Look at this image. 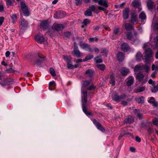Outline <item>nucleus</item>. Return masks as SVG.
I'll return each mask as SVG.
<instances>
[{
  "mask_svg": "<svg viewBox=\"0 0 158 158\" xmlns=\"http://www.w3.org/2000/svg\"><path fill=\"white\" fill-rule=\"evenodd\" d=\"M19 23L20 31L23 32L27 28L28 26V23L23 18L21 17L19 21Z\"/></svg>",
  "mask_w": 158,
  "mask_h": 158,
  "instance_id": "nucleus-1",
  "label": "nucleus"
},
{
  "mask_svg": "<svg viewBox=\"0 0 158 158\" xmlns=\"http://www.w3.org/2000/svg\"><path fill=\"white\" fill-rule=\"evenodd\" d=\"M85 16H91L92 15V11L90 9H88L85 12Z\"/></svg>",
  "mask_w": 158,
  "mask_h": 158,
  "instance_id": "nucleus-40",
  "label": "nucleus"
},
{
  "mask_svg": "<svg viewBox=\"0 0 158 158\" xmlns=\"http://www.w3.org/2000/svg\"><path fill=\"white\" fill-rule=\"evenodd\" d=\"M156 73L155 72H153L151 76L152 78H155L156 77Z\"/></svg>",
  "mask_w": 158,
  "mask_h": 158,
  "instance_id": "nucleus-64",
  "label": "nucleus"
},
{
  "mask_svg": "<svg viewBox=\"0 0 158 158\" xmlns=\"http://www.w3.org/2000/svg\"><path fill=\"white\" fill-rule=\"evenodd\" d=\"M142 55L140 52H138L135 56L136 60L137 61L141 60L142 58Z\"/></svg>",
  "mask_w": 158,
  "mask_h": 158,
  "instance_id": "nucleus-32",
  "label": "nucleus"
},
{
  "mask_svg": "<svg viewBox=\"0 0 158 158\" xmlns=\"http://www.w3.org/2000/svg\"><path fill=\"white\" fill-rule=\"evenodd\" d=\"M98 4L101 6L98 7V9L99 10L104 11L108 7L107 0H100L98 1Z\"/></svg>",
  "mask_w": 158,
  "mask_h": 158,
  "instance_id": "nucleus-2",
  "label": "nucleus"
},
{
  "mask_svg": "<svg viewBox=\"0 0 158 158\" xmlns=\"http://www.w3.org/2000/svg\"><path fill=\"white\" fill-rule=\"evenodd\" d=\"M145 89V86L140 87L137 88L136 93H139L143 91Z\"/></svg>",
  "mask_w": 158,
  "mask_h": 158,
  "instance_id": "nucleus-38",
  "label": "nucleus"
},
{
  "mask_svg": "<svg viewBox=\"0 0 158 158\" xmlns=\"http://www.w3.org/2000/svg\"><path fill=\"white\" fill-rule=\"evenodd\" d=\"M117 57L119 61H122L124 60V54L121 52H119L117 54Z\"/></svg>",
  "mask_w": 158,
  "mask_h": 158,
  "instance_id": "nucleus-22",
  "label": "nucleus"
},
{
  "mask_svg": "<svg viewBox=\"0 0 158 158\" xmlns=\"http://www.w3.org/2000/svg\"><path fill=\"white\" fill-rule=\"evenodd\" d=\"M35 40L39 43H41L44 40V38L43 35H37L35 37Z\"/></svg>",
  "mask_w": 158,
  "mask_h": 158,
  "instance_id": "nucleus-15",
  "label": "nucleus"
},
{
  "mask_svg": "<svg viewBox=\"0 0 158 158\" xmlns=\"http://www.w3.org/2000/svg\"><path fill=\"white\" fill-rule=\"evenodd\" d=\"M137 118L139 119H142L143 118V115L140 114L139 112L137 114Z\"/></svg>",
  "mask_w": 158,
  "mask_h": 158,
  "instance_id": "nucleus-55",
  "label": "nucleus"
},
{
  "mask_svg": "<svg viewBox=\"0 0 158 158\" xmlns=\"http://www.w3.org/2000/svg\"><path fill=\"white\" fill-rule=\"evenodd\" d=\"M50 72L51 74L53 76L56 75V73L54 70L52 68H51L50 69Z\"/></svg>",
  "mask_w": 158,
  "mask_h": 158,
  "instance_id": "nucleus-47",
  "label": "nucleus"
},
{
  "mask_svg": "<svg viewBox=\"0 0 158 158\" xmlns=\"http://www.w3.org/2000/svg\"><path fill=\"white\" fill-rule=\"evenodd\" d=\"M127 38L129 40L133 41V42H135L136 40H137L136 36L135 35H133L132 34L128 32L127 34Z\"/></svg>",
  "mask_w": 158,
  "mask_h": 158,
  "instance_id": "nucleus-10",
  "label": "nucleus"
},
{
  "mask_svg": "<svg viewBox=\"0 0 158 158\" xmlns=\"http://www.w3.org/2000/svg\"><path fill=\"white\" fill-rule=\"evenodd\" d=\"M63 27L64 26L62 24H54L52 26V29L54 30L60 31L61 30Z\"/></svg>",
  "mask_w": 158,
  "mask_h": 158,
  "instance_id": "nucleus-11",
  "label": "nucleus"
},
{
  "mask_svg": "<svg viewBox=\"0 0 158 158\" xmlns=\"http://www.w3.org/2000/svg\"><path fill=\"white\" fill-rule=\"evenodd\" d=\"M94 57V55H90L87 56L85 58L83 59V61H85L89 60Z\"/></svg>",
  "mask_w": 158,
  "mask_h": 158,
  "instance_id": "nucleus-41",
  "label": "nucleus"
},
{
  "mask_svg": "<svg viewBox=\"0 0 158 158\" xmlns=\"http://www.w3.org/2000/svg\"><path fill=\"white\" fill-rule=\"evenodd\" d=\"M142 67L140 65H136L134 69V70L135 72H139L141 69Z\"/></svg>",
  "mask_w": 158,
  "mask_h": 158,
  "instance_id": "nucleus-37",
  "label": "nucleus"
},
{
  "mask_svg": "<svg viewBox=\"0 0 158 158\" xmlns=\"http://www.w3.org/2000/svg\"><path fill=\"white\" fill-rule=\"evenodd\" d=\"M0 84L2 86H4L6 85L9 84L7 82L6 79H4L3 81L1 82H0Z\"/></svg>",
  "mask_w": 158,
  "mask_h": 158,
  "instance_id": "nucleus-46",
  "label": "nucleus"
},
{
  "mask_svg": "<svg viewBox=\"0 0 158 158\" xmlns=\"http://www.w3.org/2000/svg\"><path fill=\"white\" fill-rule=\"evenodd\" d=\"M11 19L13 20V23H15L16 20L17 19V17L15 15H13L11 16Z\"/></svg>",
  "mask_w": 158,
  "mask_h": 158,
  "instance_id": "nucleus-48",
  "label": "nucleus"
},
{
  "mask_svg": "<svg viewBox=\"0 0 158 158\" xmlns=\"http://www.w3.org/2000/svg\"><path fill=\"white\" fill-rule=\"evenodd\" d=\"M63 14L62 12H57L54 15V17L56 19H59L62 18L63 16H62V15Z\"/></svg>",
  "mask_w": 158,
  "mask_h": 158,
  "instance_id": "nucleus-31",
  "label": "nucleus"
},
{
  "mask_svg": "<svg viewBox=\"0 0 158 158\" xmlns=\"http://www.w3.org/2000/svg\"><path fill=\"white\" fill-rule=\"evenodd\" d=\"M144 77V75L140 73H138L136 75V79L139 81H143Z\"/></svg>",
  "mask_w": 158,
  "mask_h": 158,
  "instance_id": "nucleus-25",
  "label": "nucleus"
},
{
  "mask_svg": "<svg viewBox=\"0 0 158 158\" xmlns=\"http://www.w3.org/2000/svg\"><path fill=\"white\" fill-rule=\"evenodd\" d=\"M45 58V56H43L42 54H39L35 57L36 62L38 63L39 62L42 61L44 60Z\"/></svg>",
  "mask_w": 158,
  "mask_h": 158,
  "instance_id": "nucleus-14",
  "label": "nucleus"
},
{
  "mask_svg": "<svg viewBox=\"0 0 158 158\" xmlns=\"http://www.w3.org/2000/svg\"><path fill=\"white\" fill-rule=\"evenodd\" d=\"M124 122L126 123H131L134 121L133 117L131 116H129L124 119Z\"/></svg>",
  "mask_w": 158,
  "mask_h": 158,
  "instance_id": "nucleus-19",
  "label": "nucleus"
},
{
  "mask_svg": "<svg viewBox=\"0 0 158 158\" xmlns=\"http://www.w3.org/2000/svg\"><path fill=\"white\" fill-rule=\"evenodd\" d=\"M153 122L154 125L158 126V118L154 119L153 120Z\"/></svg>",
  "mask_w": 158,
  "mask_h": 158,
  "instance_id": "nucleus-52",
  "label": "nucleus"
},
{
  "mask_svg": "<svg viewBox=\"0 0 158 158\" xmlns=\"http://www.w3.org/2000/svg\"><path fill=\"white\" fill-rule=\"evenodd\" d=\"M67 67L69 69H72L74 68V66L73 65L69 64V62H68L67 64Z\"/></svg>",
  "mask_w": 158,
  "mask_h": 158,
  "instance_id": "nucleus-53",
  "label": "nucleus"
},
{
  "mask_svg": "<svg viewBox=\"0 0 158 158\" xmlns=\"http://www.w3.org/2000/svg\"><path fill=\"white\" fill-rule=\"evenodd\" d=\"M73 53L75 56L77 57H80L82 54L79 50L78 47L76 43L74 44V48Z\"/></svg>",
  "mask_w": 158,
  "mask_h": 158,
  "instance_id": "nucleus-8",
  "label": "nucleus"
},
{
  "mask_svg": "<svg viewBox=\"0 0 158 158\" xmlns=\"http://www.w3.org/2000/svg\"><path fill=\"white\" fill-rule=\"evenodd\" d=\"M134 81V78L132 76L129 77L128 80L127 81V85L128 86H131L133 83Z\"/></svg>",
  "mask_w": 158,
  "mask_h": 158,
  "instance_id": "nucleus-27",
  "label": "nucleus"
},
{
  "mask_svg": "<svg viewBox=\"0 0 158 158\" xmlns=\"http://www.w3.org/2000/svg\"><path fill=\"white\" fill-rule=\"evenodd\" d=\"M119 29L118 28H115L114 31V33L115 34H117L118 32Z\"/></svg>",
  "mask_w": 158,
  "mask_h": 158,
  "instance_id": "nucleus-60",
  "label": "nucleus"
},
{
  "mask_svg": "<svg viewBox=\"0 0 158 158\" xmlns=\"http://www.w3.org/2000/svg\"><path fill=\"white\" fill-rule=\"evenodd\" d=\"M126 95L124 94H122L120 96H119L120 100L121 99L125 98L126 97Z\"/></svg>",
  "mask_w": 158,
  "mask_h": 158,
  "instance_id": "nucleus-63",
  "label": "nucleus"
},
{
  "mask_svg": "<svg viewBox=\"0 0 158 158\" xmlns=\"http://www.w3.org/2000/svg\"><path fill=\"white\" fill-rule=\"evenodd\" d=\"M142 67L143 68L146 72H148L150 69V67L147 65H143Z\"/></svg>",
  "mask_w": 158,
  "mask_h": 158,
  "instance_id": "nucleus-45",
  "label": "nucleus"
},
{
  "mask_svg": "<svg viewBox=\"0 0 158 158\" xmlns=\"http://www.w3.org/2000/svg\"><path fill=\"white\" fill-rule=\"evenodd\" d=\"M127 134V133H125V132H124L123 134L121 133L120 134V135H119V136L118 137V139L120 140V139L123 136V135H125V134Z\"/></svg>",
  "mask_w": 158,
  "mask_h": 158,
  "instance_id": "nucleus-61",
  "label": "nucleus"
},
{
  "mask_svg": "<svg viewBox=\"0 0 158 158\" xmlns=\"http://www.w3.org/2000/svg\"><path fill=\"white\" fill-rule=\"evenodd\" d=\"M130 22L133 25L136 24L138 23V16L136 13H134L132 14Z\"/></svg>",
  "mask_w": 158,
  "mask_h": 158,
  "instance_id": "nucleus-7",
  "label": "nucleus"
},
{
  "mask_svg": "<svg viewBox=\"0 0 158 158\" xmlns=\"http://www.w3.org/2000/svg\"><path fill=\"white\" fill-rule=\"evenodd\" d=\"M21 7L23 12L25 16H28L29 15V12L28 7L25 2L22 1L20 2Z\"/></svg>",
  "mask_w": 158,
  "mask_h": 158,
  "instance_id": "nucleus-4",
  "label": "nucleus"
},
{
  "mask_svg": "<svg viewBox=\"0 0 158 158\" xmlns=\"http://www.w3.org/2000/svg\"><path fill=\"white\" fill-rule=\"evenodd\" d=\"M6 3L8 6H10L12 5V2L11 0H6Z\"/></svg>",
  "mask_w": 158,
  "mask_h": 158,
  "instance_id": "nucleus-56",
  "label": "nucleus"
},
{
  "mask_svg": "<svg viewBox=\"0 0 158 158\" xmlns=\"http://www.w3.org/2000/svg\"><path fill=\"white\" fill-rule=\"evenodd\" d=\"M97 67L101 70H103L105 68V65L103 64H98L97 65Z\"/></svg>",
  "mask_w": 158,
  "mask_h": 158,
  "instance_id": "nucleus-44",
  "label": "nucleus"
},
{
  "mask_svg": "<svg viewBox=\"0 0 158 158\" xmlns=\"http://www.w3.org/2000/svg\"><path fill=\"white\" fill-rule=\"evenodd\" d=\"M75 3L76 5L78 6L81 4L82 0H74Z\"/></svg>",
  "mask_w": 158,
  "mask_h": 158,
  "instance_id": "nucleus-51",
  "label": "nucleus"
},
{
  "mask_svg": "<svg viewBox=\"0 0 158 158\" xmlns=\"http://www.w3.org/2000/svg\"><path fill=\"white\" fill-rule=\"evenodd\" d=\"M112 99L116 102H119V96L118 95L116 92H114L112 95Z\"/></svg>",
  "mask_w": 158,
  "mask_h": 158,
  "instance_id": "nucleus-20",
  "label": "nucleus"
},
{
  "mask_svg": "<svg viewBox=\"0 0 158 158\" xmlns=\"http://www.w3.org/2000/svg\"><path fill=\"white\" fill-rule=\"evenodd\" d=\"M95 9V7L94 5H92L90 7L89 9H90L92 11H94Z\"/></svg>",
  "mask_w": 158,
  "mask_h": 158,
  "instance_id": "nucleus-59",
  "label": "nucleus"
},
{
  "mask_svg": "<svg viewBox=\"0 0 158 158\" xmlns=\"http://www.w3.org/2000/svg\"><path fill=\"white\" fill-rule=\"evenodd\" d=\"M94 61L96 63H102V61L101 56H98L94 58Z\"/></svg>",
  "mask_w": 158,
  "mask_h": 158,
  "instance_id": "nucleus-35",
  "label": "nucleus"
},
{
  "mask_svg": "<svg viewBox=\"0 0 158 158\" xmlns=\"http://www.w3.org/2000/svg\"><path fill=\"white\" fill-rule=\"evenodd\" d=\"M4 18L3 17H0V26L2 25L3 23V22Z\"/></svg>",
  "mask_w": 158,
  "mask_h": 158,
  "instance_id": "nucleus-58",
  "label": "nucleus"
},
{
  "mask_svg": "<svg viewBox=\"0 0 158 158\" xmlns=\"http://www.w3.org/2000/svg\"><path fill=\"white\" fill-rule=\"evenodd\" d=\"M129 8H126L123 11V17L124 19H127L129 17Z\"/></svg>",
  "mask_w": 158,
  "mask_h": 158,
  "instance_id": "nucleus-16",
  "label": "nucleus"
},
{
  "mask_svg": "<svg viewBox=\"0 0 158 158\" xmlns=\"http://www.w3.org/2000/svg\"><path fill=\"white\" fill-rule=\"evenodd\" d=\"M90 83L89 81L85 80L83 81L82 83V86L81 87V93L83 90H85L84 89L85 87L88 86L89 85H90Z\"/></svg>",
  "mask_w": 158,
  "mask_h": 158,
  "instance_id": "nucleus-17",
  "label": "nucleus"
},
{
  "mask_svg": "<svg viewBox=\"0 0 158 158\" xmlns=\"http://www.w3.org/2000/svg\"><path fill=\"white\" fill-rule=\"evenodd\" d=\"M63 59L67 63L69 62L70 60V57L69 56H64Z\"/></svg>",
  "mask_w": 158,
  "mask_h": 158,
  "instance_id": "nucleus-49",
  "label": "nucleus"
},
{
  "mask_svg": "<svg viewBox=\"0 0 158 158\" xmlns=\"http://www.w3.org/2000/svg\"><path fill=\"white\" fill-rule=\"evenodd\" d=\"M152 27L154 29H158V22H156L155 21L154 18L153 19Z\"/></svg>",
  "mask_w": 158,
  "mask_h": 158,
  "instance_id": "nucleus-33",
  "label": "nucleus"
},
{
  "mask_svg": "<svg viewBox=\"0 0 158 158\" xmlns=\"http://www.w3.org/2000/svg\"><path fill=\"white\" fill-rule=\"evenodd\" d=\"M152 70H155L158 71V65L156 64V63L155 64H153L152 66Z\"/></svg>",
  "mask_w": 158,
  "mask_h": 158,
  "instance_id": "nucleus-42",
  "label": "nucleus"
},
{
  "mask_svg": "<svg viewBox=\"0 0 158 158\" xmlns=\"http://www.w3.org/2000/svg\"><path fill=\"white\" fill-rule=\"evenodd\" d=\"M125 28L127 31H130L133 29L132 25L129 23H126L124 25Z\"/></svg>",
  "mask_w": 158,
  "mask_h": 158,
  "instance_id": "nucleus-29",
  "label": "nucleus"
},
{
  "mask_svg": "<svg viewBox=\"0 0 158 158\" xmlns=\"http://www.w3.org/2000/svg\"><path fill=\"white\" fill-rule=\"evenodd\" d=\"M90 22V21L89 20L87 19H85L83 21V23L84 25H86L87 24L89 23Z\"/></svg>",
  "mask_w": 158,
  "mask_h": 158,
  "instance_id": "nucleus-57",
  "label": "nucleus"
},
{
  "mask_svg": "<svg viewBox=\"0 0 158 158\" xmlns=\"http://www.w3.org/2000/svg\"><path fill=\"white\" fill-rule=\"evenodd\" d=\"M154 42L151 44L152 47L153 48H157L158 43V36H156L154 39Z\"/></svg>",
  "mask_w": 158,
  "mask_h": 158,
  "instance_id": "nucleus-21",
  "label": "nucleus"
},
{
  "mask_svg": "<svg viewBox=\"0 0 158 158\" xmlns=\"http://www.w3.org/2000/svg\"><path fill=\"white\" fill-rule=\"evenodd\" d=\"M139 17L141 20H143L146 19V15L145 13L143 12H142L139 15Z\"/></svg>",
  "mask_w": 158,
  "mask_h": 158,
  "instance_id": "nucleus-39",
  "label": "nucleus"
},
{
  "mask_svg": "<svg viewBox=\"0 0 158 158\" xmlns=\"http://www.w3.org/2000/svg\"><path fill=\"white\" fill-rule=\"evenodd\" d=\"M49 26V23L47 20H44L40 24L41 28L44 30L47 29Z\"/></svg>",
  "mask_w": 158,
  "mask_h": 158,
  "instance_id": "nucleus-12",
  "label": "nucleus"
},
{
  "mask_svg": "<svg viewBox=\"0 0 158 158\" xmlns=\"http://www.w3.org/2000/svg\"><path fill=\"white\" fill-rule=\"evenodd\" d=\"M148 102L152 104V106L155 107L157 106V103L156 102L154 98L153 97L150 98V99L148 101Z\"/></svg>",
  "mask_w": 158,
  "mask_h": 158,
  "instance_id": "nucleus-23",
  "label": "nucleus"
},
{
  "mask_svg": "<svg viewBox=\"0 0 158 158\" xmlns=\"http://www.w3.org/2000/svg\"><path fill=\"white\" fill-rule=\"evenodd\" d=\"M93 49L94 50V52L97 53H98L99 51V49L98 48L94 47L93 48Z\"/></svg>",
  "mask_w": 158,
  "mask_h": 158,
  "instance_id": "nucleus-62",
  "label": "nucleus"
},
{
  "mask_svg": "<svg viewBox=\"0 0 158 158\" xmlns=\"http://www.w3.org/2000/svg\"><path fill=\"white\" fill-rule=\"evenodd\" d=\"M89 40L90 42H93L94 41H97L98 39L97 38L95 37L94 38H90L89 39Z\"/></svg>",
  "mask_w": 158,
  "mask_h": 158,
  "instance_id": "nucleus-54",
  "label": "nucleus"
},
{
  "mask_svg": "<svg viewBox=\"0 0 158 158\" xmlns=\"http://www.w3.org/2000/svg\"><path fill=\"white\" fill-rule=\"evenodd\" d=\"M95 88V86H94L93 84H92L88 88V89L89 90H94Z\"/></svg>",
  "mask_w": 158,
  "mask_h": 158,
  "instance_id": "nucleus-50",
  "label": "nucleus"
},
{
  "mask_svg": "<svg viewBox=\"0 0 158 158\" xmlns=\"http://www.w3.org/2000/svg\"><path fill=\"white\" fill-rule=\"evenodd\" d=\"M129 72V69L125 68H123L121 70V73L123 76L126 75Z\"/></svg>",
  "mask_w": 158,
  "mask_h": 158,
  "instance_id": "nucleus-28",
  "label": "nucleus"
},
{
  "mask_svg": "<svg viewBox=\"0 0 158 158\" xmlns=\"http://www.w3.org/2000/svg\"><path fill=\"white\" fill-rule=\"evenodd\" d=\"M158 90V84L156 86L153 85V87L152 89V92L153 93H156Z\"/></svg>",
  "mask_w": 158,
  "mask_h": 158,
  "instance_id": "nucleus-43",
  "label": "nucleus"
},
{
  "mask_svg": "<svg viewBox=\"0 0 158 158\" xmlns=\"http://www.w3.org/2000/svg\"><path fill=\"white\" fill-rule=\"evenodd\" d=\"M83 95V99L82 100V102H84L85 104V105L86 106V103L87 102V92L86 90H83L82 91V93H81Z\"/></svg>",
  "mask_w": 158,
  "mask_h": 158,
  "instance_id": "nucleus-18",
  "label": "nucleus"
},
{
  "mask_svg": "<svg viewBox=\"0 0 158 158\" xmlns=\"http://www.w3.org/2000/svg\"><path fill=\"white\" fill-rule=\"evenodd\" d=\"M80 45L81 48L86 51L93 52L92 48H90V46L86 44L83 43L82 42L80 43Z\"/></svg>",
  "mask_w": 158,
  "mask_h": 158,
  "instance_id": "nucleus-6",
  "label": "nucleus"
},
{
  "mask_svg": "<svg viewBox=\"0 0 158 158\" xmlns=\"http://www.w3.org/2000/svg\"><path fill=\"white\" fill-rule=\"evenodd\" d=\"M82 108L83 111L87 116H89L92 115V113L87 110L86 108V106H85L83 101L82 103Z\"/></svg>",
  "mask_w": 158,
  "mask_h": 158,
  "instance_id": "nucleus-13",
  "label": "nucleus"
},
{
  "mask_svg": "<svg viewBox=\"0 0 158 158\" xmlns=\"http://www.w3.org/2000/svg\"><path fill=\"white\" fill-rule=\"evenodd\" d=\"M121 48L123 51H127L130 49V48L127 43H124L121 45Z\"/></svg>",
  "mask_w": 158,
  "mask_h": 158,
  "instance_id": "nucleus-24",
  "label": "nucleus"
},
{
  "mask_svg": "<svg viewBox=\"0 0 158 158\" xmlns=\"http://www.w3.org/2000/svg\"><path fill=\"white\" fill-rule=\"evenodd\" d=\"M110 83L112 86H114L115 85V80L113 74H111L110 76V80L109 81Z\"/></svg>",
  "mask_w": 158,
  "mask_h": 158,
  "instance_id": "nucleus-26",
  "label": "nucleus"
},
{
  "mask_svg": "<svg viewBox=\"0 0 158 158\" xmlns=\"http://www.w3.org/2000/svg\"><path fill=\"white\" fill-rule=\"evenodd\" d=\"M92 121L94 124V125L96 126L97 129L102 132H104L105 131V129L102 126L101 124L98 122L96 119H93Z\"/></svg>",
  "mask_w": 158,
  "mask_h": 158,
  "instance_id": "nucleus-5",
  "label": "nucleus"
},
{
  "mask_svg": "<svg viewBox=\"0 0 158 158\" xmlns=\"http://www.w3.org/2000/svg\"><path fill=\"white\" fill-rule=\"evenodd\" d=\"M145 55L144 56L145 59L147 62L151 60L153 55V53L151 49L150 48H147L145 51Z\"/></svg>",
  "mask_w": 158,
  "mask_h": 158,
  "instance_id": "nucleus-3",
  "label": "nucleus"
},
{
  "mask_svg": "<svg viewBox=\"0 0 158 158\" xmlns=\"http://www.w3.org/2000/svg\"><path fill=\"white\" fill-rule=\"evenodd\" d=\"M153 6V2L149 0L147 2V6L149 9L152 8Z\"/></svg>",
  "mask_w": 158,
  "mask_h": 158,
  "instance_id": "nucleus-36",
  "label": "nucleus"
},
{
  "mask_svg": "<svg viewBox=\"0 0 158 158\" xmlns=\"http://www.w3.org/2000/svg\"><path fill=\"white\" fill-rule=\"evenodd\" d=\"M135 101L139 103H143L144 102V98L143 97H141L135 98Z\"/></svg>",
  "mask_w": 158,
  "mask_h": 158,
  "instance_id": "nucleus-30",
  "label": "nucleus"
},
{
  "mask_svg": "<svg viewBox=\"0 0 158 158\" xmlns=\"http://www.w3.org/2000/svg\"><path fill=\"white\" fill-rule=\"evenodd\" d=\"M131 5L133 6L135 8H138L139 9V11L141 10V2L139 0H134L132 2Z\"/></svg>",
  "mask_w": 158,
  "mask_h": 158,
  "instance_id": "nucleus-9",
  "label": "nucleus"
},
{
  "mask_svg": "<svg viewBox=\"0 0 158 158\" xmlns=\"http://www.w3.org/2000/svg\"><path fill=\"white\" fill-rule=\"evenodd\" d=\"M85 74L89 77H91L93 75V72L91 69H89L86 71Z\"/></svg>",
  "mask_w": 158,
  "mask_h": 158,
  "instance_id": "nucleus-34",
  "label": "nucleus"
}]
</instances>
